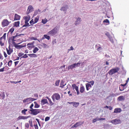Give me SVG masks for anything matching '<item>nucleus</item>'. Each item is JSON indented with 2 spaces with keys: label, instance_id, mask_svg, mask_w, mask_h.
I'll return each instance as SVG.
<instances>
[{
  "label": "nucleus",
  "instance_id": "nucleus-64",
  "mask_svg": "<svg viewBox=\"0 0 129 129\" xmlns=\"http://www.w3.org/2000/svg\"><path fill=\"white\" fill-rule=\"evenodd\" d=\"M76 86V84H73L72 85V86L73 88V89H75V87Z\"/></svg>",
  "mask_w": 129,
  "mask_h": 129
},
{
  "label": "nucleus",
  "instance_id": "nucleus-57",
  "mask_svg": "<svg viewBox=\"0 0 129 129\" xmlns=\"http://www.w3.org/2000/svg\"><path fill=\"white\" fill-rule=\"evenodd\" d=\"M21 113L24 115L26 114V112L23 110H22L21 111Z\"/></svg>",
  "mask_w": 129,
  "mask_h": 129
},
{
  "label": "nucleus",
  "instance_id": "nucleus-53",
  "mask_svg": "<svg viewBox=\"0 0 129 129\" xmlns=\"http://www.w3.org/2000/svg\"><path fill=\"white\" fill-rule=\"evenodd\" d=\"M29 124L30 125V126L31 127H32L33 125L32 121L29 120Z\"/></svg>",
  "mask_w": 129,
  "mask_h": 129
},
{
  "label": "nucleus",
  "instance_id": "nucleus-9",
  "mask_svg": "<svg viewBox=\"0 0 129 129\" xmlns=\"http://www.w3.org/2000/svg\"><path fill=\"white\" fill-rule=\"evenodd\" d=\"M95 47L96 48H97L96 50L97 51L100 52H101L103 50V48H102L101 47V45L100 44H98L97 45H95Z\"/></svg>",
  "mask_w": 129,
  "mask_h": 129
},
{
  "label": "nucleus",
  "instance_id": "nucleus-4",
  "mask_svg": "<svg viewBox=\"0 0 129 129\" xmlns=\"http://www.w3.org/2000/svg\"><path fill=\"white\" fill-rule=\"evenodd\" d=\"M120 68L118 67L113 68L110 70L108 73L111 75H112L114 74L117 72L119 70Z\"/></svg>",
  "mask_w": 129,
  "mask_h": 129
},
{
  "label": "nucleus",
  "instance_id": "nucleus-36",
  "mask_svg": "<svg viewBox=\"0 0 129 129\" xmlns=\"http://www.w3.org/2000/svg\"><path fill=\"white\" fill-rule=\"evenodd\" d=\"M6 33H5L4 34L3 36L2 37H1V38L2 39L3 38L4 40H6Z\"/></svg>",
  "mask_w": 129,
  "mask_h": 129
},
{
  "label": "nucleus",
  "instance_id": "nucleus-48",
  "mask_svg": "<svg viewBox=\"0 0 129 129\" xmlns=\"http://www.w3.org/2000/svg\"><path fill=\"white\" fill-rule=\"evenodd\" d=\"M24 55V53H19L18 54V56L19 57H21Z\"/></svg>",
  "mask_w": 129,
  "mask_h": 129
},
{
  "label": "nucleus",
  "instance_id": "nucleus-61",
  "mask_svg": "<svg viewBox=\"0 0 129 129\" xmlns=\"http://www.w3.org/2000/svg\"><path fill=\"white\" fill-rule=\"evenodd\" d=\"M11 37H12V40H13V41H16V40H15V39L16 38L15 36H12Z\"/></svg>",
  "mask_w": 129,
  "mask_h": 129
},
{
  "label": "nucleus",
  "instance_id": "nucleus-16",
  "mask_svg": "<svg viewBox=\"0 0 129 129\" xmlns=\"http://www.w3.org/2000/svg\"><path fill=\"white\" fill-rule=\"evenodd\" d=\"M69 8L67 5L65 6L64 7H62L61 8L60 10L61 11H64L66 12L67 9H68Z\"/></svg>",
  "mask_w": 129,
  "mask_h": 129
},
{
  "label": "nucleus",
  "instance_id": "nucleus-11",
  "mask_svg": "<svg viewBox=\"0 0 129 129\" xmlns=\"http://www.w3.org/2000/svg\"><path fill=\"white\" fill-rule=\"evenodd\" d=\"M81 21V18H80L78 17L76 20V21L75 22V25L77 26L78 25H79L80 22Z\"/></svg>",
  "mask_w": 129,
  "mask_h": 129
},
{
  "label": "nucleus",
  "instance_id": "nucleus-34",
  "mask_svg": "<svg viewBox=\"0 0 129 129\" xmlns=\"http://www.w3.org/2000/svg\"><path fill=\"white\" fill-rule=\"evenodd\" d=\"M108 38L109 39V40L110 41H111L112 43H114L113 39L111 36L110 37Z\"/></svg>",
  "mask_w": 129,
  "mask_h": 129
},
{
  "label": "nucleus",
  "instance_id": "nucleus-43",
  "mask_svg": "<svg viewBox=\"0 0 129 129\" xmlns=\"http://www.w3.org/2000/svg\"><path fill=\"white\" fill-rule=\"evenodd\" d=\"M105 35L107 36L108 38H109L111 36L109 34V32H107L105 33Z\"/></svg>",
  "mask_w": 129,
  "mask_h": 129
},
{
  "label": "nucleus",
  "instance_id": "nucleus-50",
  "mask_svg": "<svg viewBox=\"0 0 129 129\" xmlns=\"http://www.w3.org/2000/svg\"><path fill=\"white\" fill-rule=\"evenodd\" d=\"M29 125L28 123H26L25 124V127L28 128L29 127Z\"/></svg>",
  "mask_w": 129,
  "mask_h": 129
},
{
  "label": "nucleus",
  "instance_id": "nucleus-45",
  "mask_svg": "<svg viewBox=\"0 0 129 129\" xmlns=\"http://www.w3.org/2000/svg\"><path fill=\"white\" fill-rule=\"evenodd\" d=\"M30 39L31 40H38V39L37 38H35L34 37H31L30 38Z\"/></svg>",
  "mask_w": 129,
  "mask_h": 129
},
{
  "label": "nucleus",
  "instance_id": "nucleus-13",
  "mask_svg": "<svg viewBox=\"0 0 129 129\" xmlns=\"http://www.w3.org/2000/svg\"><path fill=\"white\" fill-rule=\"evenodd\" d=\"M125 99V98L122 96H120L118 97L117 100L118 101H123Z\"/></svg>",
  "mask_w": 129,
  "mask_h": 129
},
{
  "label": "nucleus",
  "instance_id": "nucleus-3",
  "mask_svg": "<svg viewBox=\"0 0 129 129\" xmlns=\"http://www.w3.org/2000/svg\"><path fill=\"white\" fill-rule=\"evenodd\" d=\"M52 98L54 102L55 101V100H59L60 99V95L57 93H55L52 96Z\"/></svg>",
  "mask_w": 129,
  "mask_h": 129
},
{
  "label": "nucleus",
  "instance_id": "nucleus-33",
  "mask_svg": "<svg viewBox=\"0 0 129 129\" xmlns=\"http://www.w3.org/2000/svg\"><path fill=\"white\" fill-rule=\"evenodd\" d=\"M42 46L44 48H46V47H47L48 45L43 43H41Z\"/></svg>",
  "mask_w": 129,
  "mask_h": 129
},
{
  "label": "nucleus",
  "instance_id": "nucleus-49",
  "mask_svg": "<svg viewBox=\"0 0 129 129\" xmlns=\"http://www.w3.org/2000/svg\"><path fill=\"white\" fill-rule=\"evenodd\" d=\"M48 100L51 105H53L54 103H53L51 101V99H49Z\"/></svg>",
  "mask_w": 129,
  "mask_h": 129
},
{
  "label": "nucleus",
  "instance_id": "nucleus-25",
  "mask_svg": "<svg viewBox=\"0 0 129 129\" xmlns=\"http://www.w3.org/2000/svg\"><path fill=\"white\" fill-rule=\"evenodd\" d=\"M85 89L84 87L83 86H82L80 87V92L83 93Z\"/></svg>",
  "mask_w": 129,
  "mask_h": 129
},
{
  "label": "nucleus",
  "instance_id": "nucleus-30",
  "mask_svg": "<svg viewBox=\"0 0 129 129\" xmlns=\"http://www.w3.org/2000/svg\"><path fill=\"white\" fill-rule=\"evenodd\" d=\"M60 82V80H56L55 83V85L57 86H58Z\"/></svg>",
  "mask_w": 129,
  "mask_h": 129
},
{
  "label": "nucleus",
  "instance_id": "nucleus-31",
  "mask_svg": "<svg viewBox=\"0 0 129 129\" xmlns=\"http://www.w3.org/2000/svg\"><path fill=\"white\" fill-rule=\"evenodd\" d=\"M14 46L15 47L16 49H19V48H22L21 47V45H17V44H16Z\"/></svg>",
  "mask_w": 129,
  "mask_h": 129
},
{
  "label": "nucleus",
  "instance_id": "nucleus-46",
  "mask_svg": "<svg viewBox=\"0 0 129 129\" xmlns=\"http://www.w3.org/2000/svg\"><path fill=\"white\" fill-rule=\"evenodd\" d=\"M50 117H45V121H47L49 120L50 119Z\"/></svg>",
  "mask_w": 129,
  "mask_h": 129
},
{
  "label": "nucleus",
  "instance_id": "nucleus-39",
  "mask_svg": "<svg viewBox=\"0 0 129 129\" xmlns=\"http://www.w3.org/2000/svg\"><path fill=\"white\" fill-rule=\"evenodd\" d=\"M14 28L13 27H12V28H11L10 29L9 31V32L8 33H9V32H10L11 33V34H12V33L14 31Z\"/></svg>",
  "mask_w": 129,
  "mask_h": 129
},
{
  "label": "nucleus",
  "instance_id": "nucleus-56",
  "mask_svg": "<svg viewBox=\"0 0 129 129\" xmlns=\"http://www.w3.org/2000/svg\"><path fill=\"white\" fill-rule=\"evenodd\" d=\"M21 46L22 48L25 47L26 46V44L25 43L21 45Z\"/></svg>",
  "mask_w": 129,
  "mask_h": 129
},
{
  "label": "nucleus",
  "instance_id": "nucleus-22",
  "mask_svg": "<svg viewBox=\"0 0 129 129\" xmlns=\"http://www.w3.org/2000/svg\"><path fill=\"white\" fill-rule=\"evenodd\" d=\"M81 124V123L80 122H77L74 125H73L72 127H77L79 126Z\"/></svg>",
  "mask_w": 129,
  "mask_h": 129
},
{
  "label": "nucleus",
  "instance_id": "nucleus-8",
  "mask_svg": "<svg viewBox=\"0 0 129 129\" xmlns=\"http://www.w3.org/2000/svg\"><path fill=\"white\" fill-rule=\"evenodd\" d=\"M9 24V22L7 19H4L2 22V24L4 26H8Z\"/></svg>",
  "mask_w": 129,
  "mask_h": 129
},
{
  "label": "nucleus",
  "instance_id": "nucleus-17",
  "mask_svg": "<svg viewBox=\"0 0 129 129\" xmlns=\"http://www.w3.org/2000/svg\"><path fill=\"white\" fill-rule=\"evenodd\" d=\"M41 103L42 105H44L46 104H48V101L46 99H42L41 101Z\"/></svg>",
  "mask_w": 129,
  "mask_h": 129
},
{
  "label": "nucleus",
  "instance_id": "nucleus-26",
  "mask_svg": "<svg viewBox=\"0 0 129 129\" xmlns=\"http://www.w3.org/2000/svg\"><path fill=\"white\" fill-rule=\"evenodd\" d=\"M39 49L37 47H35L33 50V52L34 53H36L37 52Z\"/></svg>",
  "mask_w": 129,
  "mask_h": 129
},
{
  "label": "nucleus",
  "instance_id": "nucleus-41",
  "mask_svg": "<svg viewBox=\"0 0 129 129\" xmlns=\"http://www.w3.org/2000/svg\"><path fill=\"white\" fill-rule=\"evenodd\" d=\"M28 57L27 56V55L26 54H25L23 56L21 57L20 58V59H21V58H26Z\"/></svg>",
  "mask_w": 129,
  "mask_h": 129
},
{
  "label": "nucleus",
  "instance_id": "nucleus-27",
  "mask_svg": "<svg viewBox=\"0 0 129 129\" xmlns=\"http://www.w3.org/2000/svg\"><path fill=\"white\" fill-rule=\"evenodd\" d=\"M79 103L78 102H74V103L73 105V106L75 107H77L79 105Z\"/></svg>",
  "mask_w": 129,
  "mask_h": 129
},
{
  "label": "nucleus",
  "instance_id": "nucleus-28",
  "mask_svg": "<svg viewBox=\"0 0 129 129\" xmlns=\"http://www.w3.org/2000/svg\"><path fill=\"white\" fill-rule=\"evenodd\" d=\"M34 103L35 104L34 106V107L35 108H38L39 107L40 105L37 104L36 102H34Z\"/></svg>",
  "mask_w": 129,
  "mask_h": 129
},
{
  "label": "nucleus",
  "instance_id": "nucleus-7",
  "mask_svg": "<svg viewBox=\"0 0 129 129\" xmlns=\"http://www.w3.org/2000/svg\"><path fill=\"white\" fill-rule=\"evenodd\" d=\"M34 11V8L31 5H29L28 8L26 12V14H28Z\"/></svg>",
  "mask_w": 129,
  "mask_h": 129
},
{
  "label": "nucleus",
  "instance_id": "nucleus-63",
  "mask_svg": "<svg viewBox=\"0 0 129 129\" xmlns=\"http://www.w3.org/2000/svg\"><path fill=\"white\" fill-rule=\"evenodd\" d=\"M97 121V120L96 118L94 119H93L92 120V122L93 123H94L95 122H96Z\"/></svg>",
  "mask_w": 129,
  "mask_h": 129
},
{
  "label": "nucleus",
  "instance_id": "nucleus-29",
  "mask_svg": "<svg viewBox=\"0 0 129 129\" xmlns=\"http://www.w3.org/2000/svg\"><path fill=\"white\" fill-rule=\"evenodd\" d=\"M30 16L29 15H28L24 17V19L25 20H28L29 21L30 19Z\"/></svg>",
  "mask_w": 129,
  "mask_h": 129
},
{
  "label": "nucleus",
  "instance_id": "nucleus-35",
  "mask_svg": "<svg viewBox=\"0 0 129 129\" xmlns=\"http://www.w3.org/2000/svg\"><path fill=\"white\" fill-rule=\"evenodd\" d=\"M44 36L45 37V38L49 40L50 39V37L49 36H48L46 35H44Z\"/></svg>",
  "mask_w": 129,
  "mask_h": 129
},
{
  "label": "nucleus",
  "instance_id": "nucleus-2",
  "mask_svg": "<svg viewBox=\"0 0 129 129\" xmlns=\"http://www.w3.org/2000/svg\"><path fill=\"white\" fill-rule=\"evenodd\" d=\"M59 28L57 26H56L53 29L51 30L48 32L49 34L54 36L56 34L57 32L58 31Z\"/></svg>",
  "mask_w": 129,
  "mask_h": 129
},
{
  "label": "nucleus",
  "instance_id": "nucleus-21",
  "mask_svg": "<svg viewBox=\"0 0 129 129\" xmlns=\"http://www.w3.org/2000/svg\"><path fill=\"white\" fill-rule=\"evenodd\" d=\"M126 84H126V83H125V84H121L120 85V86L119 87V88L120 90V91H121L123 90L124 89V88H122V89H121V87H124L125 86Z\"/></svg>",
  "mask_w": 129,
  "mask_h": 129
},
{
  "label": "nucleus",
  "instance_id": "nucleus-32",
  "mask_svg": "<svg viewBox=\"0 0 129 129\" xmlns=\"http://www.w3.org/2000/svg\"><path fill=\"white\" fill-rule=\"evenodd\" d=\"M47 22V19L45 18L44 19H42V22L43 24H45Z\"/></svg>",
  "mask_w": 129,
  "mask_h": 129
},
{
  "label": "nucleus",
  "instance_id": "nucleus-40",
  "mask_svg": "<svg viewBox=\"0 0 129 129\" xmlns=\"http://www.w3.org/2000/svg\"><path fill=\"white\" fill-rule=\"evenodd\" d=\"M12 37H10L8 39V42L9 43V44H10L11 41V40L12 41Z\"/></svg>",
  "mask_w": 129,
  "mask_h": 129
},
{
  "label": "nucleus",
  "instance_id": "nucleus-15",
  "mask_svg": "<svg viewBox=\"0 0 129 129\" xmlns=\"http://www.w3.org/2000/svg\"><path fill=\"white\" fill-rule=\"evenodd\" d=\"M122 111L121 109L119 108H115L114 109V113H119Z\"/></svg>",
  "mask_w": 129,
  "mask_h": 129
},
{
  "label": "nucleus",
  "instance_id": "nucleus-12",
  "mask_svg": "<svg viewBox=\"0 0 129 129\" xmlns=\"http://www.w3.org/2000/svg\"><path fill=\"white\" fill-rule=\"evenodd\" d=\"M20 16L17 14L15 15L14 20H19L20 19Z\"/></svg>",
  "mask_w": 129,
  "mask_h": 129
},
{
  "label": "nucleus",
  "instance_id": "nucleus-38",
  "mask_svg": "<svg viewBox=\"0 0 129 129\" xmlns=\"http://www.w3.org/2000/svg\"><path fill=\"white\" fill-rule=\"evenodd\" d=\"M103 23L106 22V23H108V24H109L110 23L109 21V20L108 19H106L104 20L103 21Z\"/></svg>",
  "mask_w": 129,
  "mask_h": 129
},
{
  "label": "nucleus",
  "instance_id": "nucleus-24",
  "mask_svg": "<svg viewBox=\"0 0 129 129\" xmlns=\"http://www.w3.org/2000/svg\"><path fill=\"white\" fill-rule=\"evenodd\" d=\"M27 55L30 57H37V55L34 53L28 54Z\"/></svg>",
  "mask_w": 129,
  "mask_h": 129
},
{
  "label": "nucleus",
  "instance_id": "nucleus-58",
  "mask_svg": "<svg viewBox=\"0 0 129 129\" xmlns=\"http://www.w3.org/2000/svg\"><path fill=\"white\" fill-rule=\"evenodd\" d=\"M34 126L35 127V129H38V127L37 124H34Z\"/></svg>",
  "mask_w": 129,
  "mask_h": 129
},
{
  "label": "nucleus",
  "instance_id": "nucleus-1",
  "mask_svg": "<svg viewBox=\"0 0 129 129\" xmlns=\"http://www.w3.org/2000/svg\"><path fill=\"white\" fill-rule=\"evenodd\" d=\"M42 110L38 109H31L29 111V113L34 115H36L41 112Z\"/></svg>",
  "mask_w": 129,
  "mask_h": 129
},
{
  "label": "nucleus",
  "instance_id": "nucleus-5",
  "mask_svg": "<svg viewBox=\"0 0 129 129\" xmlns=\"http://www.w3.org/2000/svg\"><path fill=\"white\" fill-rule=\"evenodd\" d=\"M80 63H75L72 65L69 66L68 68L69 69H72L75 67H78V65H80Z\"/></svg>",
  "mask_w": 129,
  "mask_h": 129
},
{
  "label": "nucleus",
  "instance_id": "nucleus-55",
  "mask_svg": "<svg viewBox=\"0 0 129 129\" xmlns=\"http://www.w3.org/2000/svg\"><path fill=\"white\" fill-rule=\"evenodd\" d=\"M34 97L37 98L38 97V95L37 94H34Z\"/></svg>",
  "mask_w": 129,
  "mask_h": 129
},
{
  "label": "nucleus",
  "instance_id": "nucleus-14",
  "mask_svg": "<svg viewBox=\"0 0 129 129\" xmlns=\"http://www.w3.org/2000/svg\"><path fill=\"white\" fill-rule=\"evenodd\" d=\"M5 97V92L4 91H0V98H2V99H4Z\"/></svg>",
  "mask_w": 129,
  "mask_h": 129
},
{
  "label": "nucleus",
  "instance_id": "nucleus-6",
  "mask_svg": "<svg viewBox=\"0 0 129 129\" xmlns=\"http://www.w3.org/2000/svg\"><path fill=\"white\" fill-rule=\"evenodd\" d=\"M121 121L119 119H116L111 120V122L113 124L116 125L121 123Z\"/></svg>",
  "mask_w": 129,
  "mask_h": 129
},
{
  "label": "nucleus",
  "instance_id": "nucleus-42",
  "mask_svg": "<svg viewBox=\"0 0 129 129\" xmlns=\"http://www.w3.org/2000/svg\"><path fill=\"white\" fill-rule=\"evenodd\" d=\"M30 26L29 23L25 24L21 28L23 27H26L27 26Z\"/></svg>",
  "mask_w": 129,
  "mask_h": 129
},
{
  "label": "nucleus",
  "instance_id": "nucleus-18",
  "mask_svg": "<svg viewBox=\"0 0 129 129\" xmlns=\"http://www.w3.org/2000/svg\"><path fill=\"white\" fill-rule=\"evenodd\" d=\"M86 86L87 90H88L91 87V85L88 83H86Z\"/></svg>",
  "mask_w": 129,
  "mask_h": 129
},
{
  "label": "nucleus",
  "instance_id": "nucleus-37",
  "mask_svg": "<svg viewBox=\"0 0 129 129\" xmlns=\"http://www.w3.org/2000/svg\"><path fill=\"white\" fill-rule=\"evenodd\" d=\"M12 60H10L8 62V64L9 67H10L11 66L12 63Z\"/></svg>",
  "mask_w": 129,
  "mask_h": 129
},
{
  "label": "nucleus",
  "instance_id": "nucleus-51",
  "mask_svg": "<svg viewBox=\"0 0 129 129\" xmlns=\"http://www.w3.org/2000/svg\"><path fill=\"white\" fill-rule=\"evenodd\" d=\"M34 41L31 42V43H29L27 44V45L28 46L30 45H33L34 44Z\"/></svg>",
  "mask_w": 129,
  "mask_h": 129
},
{
  "label": "nucleus",
  "instance_id": "nucleus-44",
  "mask_svg": "<svg viewBox=\"0 0 129 129\" xmlns=\"http://www.w3.org/2000/svg\"><path fill=\"white\" fill-rule=\"evenodd\" d=\"M39 19L38 18H36L34 19V22L33 24L34 23H36L38 21V20Z\"/></svg>",
  "mask_w": 129,
  "mask_h": 129
},
{
  "label": "nucleus",
  "instance_id": "nucleus-10",
  "mask_svg": "<svg viewBox=\"0 0 129 129\" xmlns=\"http://www.w3.org/2000/svg\"><path fill=\"white\" fill-rule=\"evenodd\" d=\"M29 117V116H19L17 118V120H18L20 119H26L28 118Z\"/></svg>",
  "mask_w": 129,
  "mask_h": 129
},
{
  "label": "nucleus",
  "instance_id": "nucleus-54",
  "mask_svg": "<svg viewBox=\"0 0 129 129\" xmlns=\"http://www.w3.org/2000/svg\"><path fill=\"white\" fill-rule=\"evenodd\" d=\"M118 94L116 93L115 94H112L111 95V96L112 97L114 96H116L117 95H118Z\"/></svg>",
  "mask_w": 129,
  "mask_h": 129
},
{
  "label": "nucleus",
  "instance_id": "nucleus-52",
  "mask_svg": "<svg viewBox=\"0 0 129 129\" xmlns=\"http://www.w3.org/2000/svg\"><path fill=\"white\" fill-rule=\"evenodd\" d=\"M56 39H55L54 40H53L52 42V44L53 45H54L56 43Z\"/></svg>",
  "mask_w": 129,
  "mask_h": 129
},
{
  "label": "nucleus",
  "instance_id": "nucleus-23",
  "mask_svg": "<svg viewBox=\"0 0 129 129\" xmlns=\"http://www.w3.org/2000/svg\"><path fill=\"white\" fill-rule=\"evenodd\" d=\"M19 24L20 22L19 21L15 22L14 24V26L16 27H18L19 26Z\"/></svg>",
  "mask_w": 129,
  "mask_h": 129
},
{
  "label": "nucleus",
  "instance_id": "nucleus-47",
  "mask_svg": "<svg viewBox=\"0 0 129 129\" xmlns=\"http://www.w3.org/2000/svg\"><path fill=\"white\" fill-rule=\"evenodd\" d=\"M89 83H91V85H93L94 83V81L92 80V81H90L89 82H88Z\"/></svg>",
  "mask_w": 129,
  "mask_h": 129
},
{
  "label": "nucleus",
  "instance_id": "nucleus-60",
  "mask_svg": "<svg viewBox=\"0 0 129 129\" xmlns=\"http://www.w3.org/2000/svg\"><path fill=\"white\" fill-rule=\"evenodd\" d=\"M34 106V104L32 103L29 107V108L31 109H33L32 107Z\"/></svg>",
  "mask_w": 129,
  "mask_h": 129
},
{
  "label": "nucleus",
  "instance_id": "nucleus-62",
  "mask_svg": "<svg viewBox=\"0 0 129 129\" xmlns=\"http://www.w3.org/2000/svg\"><path fill=\"white\" fill-rule=\"evenodd\" d=\"M4 54L5 57H6L7 56L6 52L5 51H4Z\"/></svg>",
  "mask_w": 129,
  "mask_h": 129
},
{
  "label": "nucleus",
  "instance_id": "nucleus-59",
  "mask_svg": "<svg viewBox=\"0 0 129 129\" xmlns=\"http://www.w3.org/2000/svg\"><path fill=\"white\" fill-rule=\"evenodd\" d=\"M14 41H13V40L12 41V44L14 45V46L16 44H17L16 43H15Z\"/></svg>",
  "mask_w": 129,
  "mask_h": 129
},
{
  "label": "nucleus",
  "instance_id": "nucleus-20",
  "mask_svg": "<svg viewBox=\"0 0 129 129\" xmlns=\"http://www.w3.org/2000/svg\"><path fill=\"white\" fill-rule=\"evenodd\" d=\"M64 82L62 80L60 82V87H61L62 88H63L64 87V86L66 85V84H64Z\"/></svg>",
  "mask_w": 129,
  "mask_h": 129
},
{
  "label": "nucleus",
  "instance_id": "nucleus-19",
  "mask_svg": "<svg viewBox=\"0 0 129 129\" xmlns=\"http://www.w3.org/2000/svg\"><path fill=\"white\" fill-rule=\"evenodd\" d=\"M41 12V11L39 9L38 10H36L34 12V14L33 15V16H35L37 14H39Z\"/></svg>",
  "mask_w": 129,
  "mask_h": 129
}]
</instances>
